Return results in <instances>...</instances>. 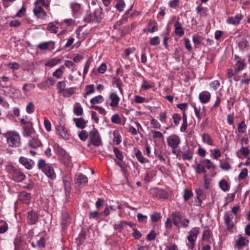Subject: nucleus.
Listing matches in <instances>:
<instances>
[{
	"label": "nucleus",
	"mask_w": 250,
	"mask_h": 250,
	"mask_svg": "<svg viewBox=\"0 0 250 250\" xmlns=\"http://www.w3.org/2000/svg\"><path fill=\"white\" fill-rule=\"evenodd\" d=\"M26 110L28 114H32L34 111V105L32 102L29 103L26 107Z\"/></svg>",
	"instance_id": "e2e57ef3"
},
{
	"label": "nucleus",
	"mask_w": 250,
	"mask_h": 250,
	"mask_svg": "<svg viewBox=\"0 0 250 250\" xmlns=\"http://www.w3.org/2000/svg\"><path fill=\"white\" fill-rule=\"evenodd\" d=\"M151 193L155 194V196L160 198L167 199L168 197V194L166 191L159 188H155L151 190Z\"/></svg>",
	"instance_id": "6ab92c4d"
},
{
	"label": "nucleus",
	"mask_w": 250,
	"mask_h": 250,
	"mask_svg": "<svg viewBox=\"0 0 250 250\" xmlns=\"http://www.w3.org/2000/svg\"><path fill=\"white\" fill-rule=\"evenodd\" d=\"M47 29L52 33H56L58 32V28L52 22H50L48 24Z\"/></svg>",
	"instance_id": "3c124183"
},
{
	"label": "nucleus",
	"mask_w": 250,
	"mask_h": 250,
	"mask_svg": "<svg viewBox=\"0 0 250 250\" xmlns=\"http://www.w3.org/2000/svg\"><path fill=\"white\" fill-rule=\"evenodd\" d=\"M76 88L71 87L65 89V90L62 92L63 96L65 97H69L73 95L75 92Z\"/></svg>",
	"instance_id": "4c0bfd02"
},
{
	"label": "nucleus",
	"mask_w": 250,
	"mask_h": 250,
	"mask_svg": "<svg viewBox=\"0 0 250 250\" xmlns=\"http://www.w3.org/2000/svg\"><path fill=\"white\" fill-rule=\"evenodd\" d=\"M38 220V216L37 213L32 210L28 212L27 216V223L30 225L37 223Z\"/></svg>",
	"instance_id": "a211bd4d"
},
{
	"label": "nucleus",
	"mask_w": 250,
	"mask_h": 250,
	"mask_svg": "<svg viewBox=\"0 0 250 250\" xmlns=\"http://www.w3.org/2000/svg\"><path fill=\"white\" fill-rule=\"evenodd\" d=\"M199 233V230L198 228H194L188 231L187 236L188 242L186 244L189 249H193L194 248Z\"/></svg>",
	"instance_id": "7ed1b4c3"
},
{
	"label": "nucleus",
	"mask_w": 250,
	"mask_h": 250,
	"mask_svg": "<svg viewBox=\"0 0 250 250\" xmlns=\"http://www.w3.org/2000/svg\"><path fill=\"white\" fill-rule=\"evenodd\" d=\"M135 51L134 48H129L125 50L124 53L123 54L122 56L125 59H129V56L131 54L134 53Z\"/></svg>",
	"instance_id": "37998d69"
},
{
	"label": "nucleus",
	"mask_w": 250,
	"mask_h": 250,
	"mask_svg": "<svg viewBox=\"0 0 250 250\" xmlns=\"http://www.w3.org/2000/svg\"><path fill=\"white\" fill-rule=\"evenodd\" d=\"M61 61V60L59 58H54L49 60L46 63L45 65L49 67H52L59 63Z\"/></svg>",
	"instance_id": "f704fd0d"
},
{
	"label": "nucleus",
	"mask_w": 250,
	"mask_h": 250,
	"mask_svg": "<svg viewBox=\"0 0 250 250\" xmlns=\"http://www.w3.org/2000/svg\"><path fill=\"white\" fill-rule=\"evenodd\" d=\"M135 156H136L137 160H138V161L139 162H140L141 163L143 164V163L148 162V160L146 159V158H145L143 157V156L140 150H138L136 152V153L135 154Z\"/></svg>",
	"instance_id": "c9c22d12"
},
{
	"label": "nucleus",
	"mask_w": 250,
	"mask_h": 250,
	"mask_svg": "<svg viewBox=\"0 0 250 250\" xmlns=\"http://www.w3.org/2000/svg\"><path fill=\"white\" fill-rule=\"evenodd\" d=\"M202 139L204 143H206L209 146L213 145V140L211 136L208 133L203 134L202 136Z\"/></svg>",
	"instance_id": "2f4dec72"
},
{
	"label": "nucleus",
	"mask_w": 250,
	"mask_h": 250,
	"mask_svg": "<svg viewBox=\"0 0 250 250\" xmlns=\"http://www.w3.org/2000/svg\"><path fill=\"white\" fill-rule=\"evenodd\" d=\"M45 239L42 237L40 239L37 241V246L39 248H44L45 247Z\"/></svg>",
	"instance_id": "603ef678"
},
{
	"label": "nucleus",
	"mask_w": 250,
	"mask_h": 250,
	"mask_svg": "<svg viewBox=\"0 0 250 250\" xmlns=\"http://www.w3.org/2000/svg\"><path fill=\"white\" fill-rule=\"evenodd\" d=\"M247 125L245 124V121H243L238 124V131L239 133L242 134L244 133L246 130Z\"/></svg>",
	"instance_id": "c03bdc74"
},
{
	"label": "nucleus",
	"mask_w": 250,
	"mask_h": 250,
	"mask_svg": "<svg viewBox=\"0 0 250 250\" xmlns=\"http://www.w3.org/2000/svg\"><path fill=\"white\" fill-rule=\"evenodd\" d=\"M54 148L56 152L62 157L64 158L67 156L66 155L65 151L58 144H55L54 146Z\"/></svg>",
	"instance_id": "c85d7f7f"
},
{
	"label": "nucleus",
	"mask_w": 250,
	"mask_h": 250,
	"mask_svg": "<svg viewBox=\"0 0 250 250\" xmlns=\"http://www.w3.org/2000/svg\"><path fill=\"white\" fill-rule=\"evenodd\" d=\"M111 122L116 124H120L121 123V118L118 114H114L111 119Z\"/></svg>",
	"instance_id": "680f3d73"
},
{
	"label": "nucleus",
	"mask_w": 250,
	"mask_h": 250,
	"mask_svg": "<svg viewBox=\"0 0 250 250\" xmlns=\"http://www.w3.org/2000/svg\"><path fill=\"white\" fill-rule=\"evenodd\" d=\"M154 86V85L152 83H150L145 79L143 80V83L142 84V88L147 90L150 88H152Z\"/></svg>",
	"instance_id": "de8ad7c7"
},
{
	"label": "nucleus",
	"mask_w": 250,
	"mask_h": 250,
	"mask_svg": "<svg viewBox=\"0 0 250 250\" xmlns=\"http://www.w3.org/2000/svg\"><path fill=\"white\" fill-rule=\"evenodd\" d=\"M195 169L197 173L198 174L207 173V171L204 167V166L202 163L197 164L195 166Z\"/></svg>",
	"instance_id": "a19ab883"
},
{
	"label": "nucleus",
	"mask_w": 250,
	"mask_h": 250,
	"mask_svg": "<svg viewBox=\"0 0 250 250\" xmlns=\"http://www.w3.org/2000/svg\"><path fill=\"white\" fill-rule=\"evenodd\" d=\"M113 151L117 159L120 161H123L124 155L122 152L117 147H114Z\"/></svg>",
	"instance_id": "79ce46f5"
},
{
	"label": "nucleus",
	"mask_w": 250,
	"mask_h": 250,
	"mask_svg": "<svg viewBox=\"0 0 250 250\" xmlns=\"http://www.w3.org/2000/svg\"><path fill=\"white\" fill-rule=\"evenodd\" d=\"M244 61L243 60H240L237 62L236 67H235V71L237 72L242 70L244 68Z\"/></svg>",
	"instance_id": "e433bc0d"
},
{
	"label": "nucleus",
	"mask_w": 250,
	"mask_h": 250,
	"mask_svg": "<svg viewBox=\"0 0 250 250\" xmlns=\"http://www.w3.org/2000/svg\"><path fill=\"white\" fill-rule=\"evenodd\" d=\"M19 162L22 166L28 169H31L34 165V162L33 160L31 159L29 160L24 157H21L19 159Z\"/></svg>",
	"instance_id": "dca6fc26"
},
{
	"label": "nucleus",
	"mask_w": 250,
	"mask_h": 250,
	"mask_svg": "<svg viewBox=\"0 0 250 250\" xmlns=\"http://www.w3.org/2000/svg\"><path fill=\"white\" fill-rule=\"evenodd\" d=\"M98 11H94L92 13L87 14L84 18V21L86 22H96L100 20L99 15H98Z\"/></svg>",
	"instance_id": "9d476101"
},
{
	"label": "nucleus",
	"mask_w": 250,
	"mask_h": 250,
	"mask_svg": "<svg viewBox=\"0 0 250 250\" xmlns=\"http://www.w3.org/2000/svg\"><path fill=\"white\" fill-rule=\"evenodd\" d=\"M73 121L75 123L76 127L81 129L85 128V125L87 123V121H85L82 117L80 118H74Z\"/></svg>",
	"instance_id": "b1692460"
},
{
	"label": "nucleus",
	"mask_w": 250,
	"mask_h": 250,
	"mask_svg": "<svg viewBox=\"0 0 250 250\" xmlns=\"http://www.w3.org/2000/svg\"><path fill=\"white\" fill-rule=\"evenodd\" d=\"M201 163L203 164L205 168L206 167L208 169H210L211 167L214 169L215 167V166L212 165L211 162L209 159H205L201 161Z\"/></svg>",
	"instance_id": "ea45409f"
},
{
	"label": "nucleus",
	"mask_w": 250,
	"mask_h": 250,
	"mask_svg": "<svg viewBox=\"0 0 250 250\" xmlns=\"http://www.w3.org/2000/svg\"><path fill=\"white\" fill-rule=\"evenodd\" d=\"M30 198V194L25 191L21 192L19 195V200L25 204H28Z\"/></svg>",
	"instance_id": "5701e85b"
},
{
	"label": "nucleus",
	"mask_w": 250,
	"mask_h": 250,
	"mask_svg": "<svg viewBox=\"0 0 250 250\" xmlns=\"http://www.w3.org/2000/svg\"><path fill=\"white\" fill-rule=\"evenodd\" d=\"M79 137L82 141H85L88 138L87 131L85 130H82L79 134Z\"/></svg>",
	"instance_id": "69168bd1"
},
{
	"label": "nucleus",
	"mask_w": 250,
	"mask_h": 250,
	"mask_svg": "<svg viewBox=\"0 0 250 250\" xmlns=\"http://www.w3.org/2000/svg\"><path fill=\"white\" fill-rule=\"evenodd\" d=\"M8 224L4 221L0 222V233L5 232L8 229Z\"/></svg>",
	"instance_id": "4d7b16f0"
},
{
	"label": "nucleus",
	"mask_w": 250,
	"mask_h": 250,
	"mask_svg": "<svg viewBox=\"0 0 250 250\" xmlns=\"http://www.w3.org/2000/svg\"><path fill=\"white\" fill-rule=\"evenodd\" d=\"M243 16L242 15H237L235 17H231L228 19L227 22L233 25H237L240 23L242 20Z\"/></svg>",
	"instance_id": "393cba45"
},
{
	"label": "nucleus",
	"mask_w": 250,
	"mask_h": 250,
	"mask_svg": "<svg viewBox=\"0 0 250 250\" xmlns=\"http://www.w3.org/2000/svg\"><path fill=\"white\" fill-rule=\"evenodd\" d=\"M193 196V193L191 190L185 189L183 195L185 201H187Z\"/></svg>",
	"instance_id": "a18cd8bd"
},
{
	"label": "nucleus",
	"mask_w": 250,
	"mask_h": 250,
	"mask_svg": "<svg viewBox=\"0 0 250 250\" xmlns=\"http://www.w3.org/2000/svg\"><path fill=\"white\" fill-rule=\"evenodd\" d=\"M160 43L159 37L156 36L150 39L149 44L151 45L156 46Z\"/></svg>",
	"instance_id": "5fc2aeb1"
},
{
	"label": "nucleus",
	"mask_w": 250,
	"mask_h": 250,
	"mask_svg": "<svg viewBox=\"0 0 250 250\" xmlns=\"http://www.w3.org/2000/svg\"><path fill=\"white\" fill-rule=\"evenodd\" d=\"M239 238L235 240V247L238 249L247 246L249 243V240L246 237L242 236L241 235L238 236Z\"/></svg>",
	"instance_id": "1a4fd4ad"
},
{
	"label": "nucleus",
	"mask_w": 250,
	"mask_h": 250,
	"mask_svg": "<svg viewBox=\"0 0 250 250\" xmlns=\"http://www.w3.org/2000/svg\"><path fill=\"white\" fill-rule=\"evenodd\" d=\"M211 232L210 230L207 227H205V229L204 230L202 238L203 240H208L210 238Z\"/></svg>",
	"instance_id": "72a5a7b5"
},
{
	"label": "nucleus",
	"mask_w": 250,
	"mask_h": 250,
	"mask_svg": "<svg viewBox=\"0 0 250 250\" xmlns=\"http://www.w3.org/2000/svg\"><path fill=\"white\" fill-rule=\"evenodd\" d=\"M56 130L57 133H59L62 138L65 140L69 139V135L64 125H62L61 124L58 125L56 126Z\"/></svg>",
	"instance_id": "f8f14e48"
},
{
	"label": "nucleus",
	"mask_w": 250,
	"mask_h": 250,
	"mask_svg": "<svg viewBox=\"0 0 250 250\" xmlns=\"http://www.w3.org/2000/svg\"><path fill=\"white\" fill-rule=\"evenodd\" d=\"M219 187L224 191H229L230 188L229 184L225 179L221 180L219 182Z\"/></svg>",
	"instance_id": "7c9ffc66"
},
{
	"label": "nucleus",
	"mask_w": 250,
	"mask_h": 250,
	"mask_svg": "<svg viewBox=\"0 0 250 250\" xmlns=\"http://www.w3.org/2000/svg\"><path fill=\"white\" fill-rule=\"evenodd\" d=\"M35 133L32 122L23 126L22 135L24 137H28Z\"/></svg>",
	"instance_id": "2eb2a0df"
},
{
	"label": "nucleus",
	"mask_w": 250,
	"mask_h": 250,
	"mask_svg": "<svg viewBox=\"0 0 250 250\" xmlns=\"http://www.w3.org/2000/svg\"><path fill=\"white\" fill-rule=\"evenodd\" d=\"M182 213L178 210H175L171 212L170 218L167 217L165 222V227L167 229H171L172 224L177 228L180 227V224L183 219Z\"/></svg>",
	"instance_id": "f257e3e1"
},
{
	"label": "nucleus",
	"mask_w": 250,
	"mask_h": 250,
	"mask_svg": "<svg viewBox=\"0 0 250 250\" xmlns=\"http://www.w3.org/2000/svg\"><path fill=\"white\" fill-rule=\"evenodd\" d=\"M167 141L168 146L172 149H174L178 147L181 142L180 137L175 134L168 136L167 139Z\"/></svg>",
	"instance_id": "39448f33"
},
{
	"label": "nucleus",
	"mask_w": 250,
	"mask_h": 250,
	"mask_svg": "<svg viewBox=\"0 0 250 250\" xmlns=\"http://www.w3.org/2000/svg\"><path fill=\"white\" fill-rule=\"evenodd\" d=\"M125 5V3L123 0H117L115 7L118 10L121 12L124 10Z\"/></svg>",
	"instance_id": "49530a36"
},
{
	"label": "nucleus",
	"mask_w": 250,
	"mask_h": 250,
	"mask_svg": "<svg viewBox=\"0 0 250 250\" xmlns=\"http://www.w3.org/2000/svg\"><path fill=\"white\" fill-rule=\"evenodd\" d=\"M120 97L116 93L111 92L110 93L108 99L106 100V104L112 107L117 106L120 101Z\"/></svg>",
	"instance_id": "423d86ee"
},
{
	"label": "nucleus",
	"mask_w": 250,
	"mask_h": 250,
	"mask_svg": "<svg viewBox=\"0 0 250 250\" xmlns=\"http://www.w3.org/2000/svg\"><path fill=\"white\" fill-rule=\"evenodd\" d=\"M174 26L175 28V33L177 35L181 37L184 34V31L182 27V24L180 21H176L174 23Z\"/></svg>",
	"instance_id": "a878e982"
},
{
	"label": "nucleus",
	"mask_w": 250,
	"mask_h": 250,
	"mask_svg": "<svg viewBox=\"0 0 250 250\" xmlns=\"http://www.w3.org/2000/svg\"><path fill=\"white\" fill-rule=\"evenodd\" d=\"M73 112L77 116H81L83 114V109L79 103H76L75 104Z\"/></svg>",
	"instance_id": "c756f323"
},
{
	"label": "nucleus",
	"mask_w": 250,
	"mask_h": 250,
	"mask_svg": "<svg viewBox=\"0 0 250 250\" xmlns=\"http://www.w3.org/2000/svg\"><path fill=\"white\" fill-rule=\"evenodd\" d=\"M220 167L224 170H228L231 168L230 165L227 162H221Z\"/></svg>",
	"instance_id": "0e129e2a"
},
{
	"label": "nucleus",
	"mask_w": 250,
	"mask_h": 250,
	"mask_svg": "<svg viewBox=\"0 0 250 250\" xmlns=\"http://www.w3.org/2000/svg\"><path fill=\"white\" fill-rule=\"evenodd\" d=\"M233 218L232 215L229 212H225L224 216L225 224L227 227V229L230 230L234 227V223L231 221Z\"/></svg>",
	"instance_id": "ddd939ff"
},
{
	"label": "nucleus",
	"mask_w": 250,
	"mask_h": 250,
	"mask_svg": "<svg viewBox=\"0 0 250 250\" xmlns=\"http://www.w3.org/2000/svg\"><path fill=\"white\" fill-rule=\"evenodd\" d=\"M104 101V98L101 95H98L92 98L90 102L93 104H96L98 103H102Z\"/></svg>",
	"instance_id": "58836bf2"
},
{
	"label": "nucleus",
	"mask_w": 250,
	"mask_h": 250,
	"mask_svg": "<svg viewBox=\"0 0 250 250\" xmlns=\"http://www.w3.org/2000/svg\"><path fill=\"white\" fill-rule=\"evenodd\" d=\"M33 13L38 18L44 19L47 15L46 12L40 5H35Z\"/></svg>",
	"instance_id": "9b49d317"
},
{
	"label": "nucleus",
	"mask_w": 250,
	"mask_h": 250,
	"mask_svg": "<svg viewBox=\"0 0 250 250\" xmlns=\"http://www.w3.org/2000/svg\"><path fill=\"white\" fill-rule=\"evenodd\" d=\"M62 70L61 68H58L53 72V75L57 78H61L62 76Z\"/></svg>",
	"instance_id": "774afa93"
},
{
	"label": "nucleus",
	"mask_w": 250,
	"mask_h": 250,
	"mask_svg": "<svg viewBox=\"0 0 250 250\" xmlns=\"http://www.w3.org/2000/svg\"><path fill=\"white\" fill-rule=\"evenodd\" d=\"M63 183V187L65 190V196L68 197L70 195L71 190V180L69 175L66 176L62 178Z\"/></svg>",
	"instance_id": "6e6552de"
},
{
	"label": "nucleus",
	"mask_w": 250,
	"mask_h": 250,
	"mask_svg": "<svg viewBox=\"0 0 250 250\" xmlns=\"http://www.w3.org/2000/svg\"><path fill=\"white\" fill-rule=\"evenodd\" d=\"M161 218V214L160 213L155 212L151 216V219L152 222H156Z\"/></svg>",
	"instance_id": "338daca9"
},
{
	"label": "nucleus",
	"mask_w": 250,
	"mask_h": 250,
	"mask_svg": "<svg viewBox=\"0 0 250 250\" xmlns=\"http://www.w3.org/2000/svg\"><path fill=\"white\" fill-rule=\"evenodd\" d=\"M204 38L198 35V34L194 35L192 36V41L194 44L195 47H196V45L200 44H204V43L203 42V41Z\"/></svg>",
	"instance_id": "cd10ccee"
},
{
	"label": "nucleus",
	"mask_w": 250,
	"mask_h": 250,
	"mask_svg": "<svg viewBox=\"0 0 250 250\" xmlns=\"http://www.w3.org/2000/svg\"><path fill=\"white\" fill-rule=\"evenodd\" d=\"M89 142L94 146H99L102 144V140L97 129L94 128L89 132Z\"/></svg>",
	"instance_id": "20e7f679"
},
{
	"label": "nucleus",
	"mask_w": 250,
	"mask_h": 250,
	"mask_svg": "<svg viewBox=\"0 0 250 250\" xmlns=\"http://www.w3.org/2000/svg\"><path fill=\"white\" fill-rule=\"evenodd\" d=\"M210 97L211 95L210 93L207 91L202 92L199 96L200 101L202 104L208 103L210 101Z\"/></svg>",
	"instance_id": "4be33fe9"
},
{
	"label": "nucleus",
	"mask_w": 250,
	"mask_h": 250,
	"mask_svg": "<svg viewBox=\"0 0 250 250\" xmlns=\"http://www.w3.org/2000/svg\"><path fill=\"white\" fill-rule=\"evenodd\" d=\"M85 90L86 92L85 94V97L95 92L94 85L93 84L87 85L85 86Z\"/></svg>",
	"instance_id": "864d4df0"
},
{
	"label": "nucleus",
	"mask_w": 250,
	"mask_h": 250,
	"mask_svg": "<svg viewBox=\"0 0 250 250\" xmlns=\"http://www.w3.org/2000/svg\"><path fill=\"white\" fill-rule=\"evenodd\" d=\"M66 86V84L65 82L62 81L59 82L57 84V89L59 90V93H62L65 90V87Z\"/></svg>",
	"instance_id": "13d9d810"
},
{
	"label": "nucleus",
	"mask_w": 250,
	"mask_h": 250,
	"mask_svg": "<svg viewBox=\"0 0 250 250\" xmlns=\"http://www.w3.org/2000/svg\"><path fill=\"white\" fill-rule=\"evenodd\" d=\"M70 223V215L67 212H64L62 214V225L63 226H67Z\"/></svg>",
	"instance_id": "473e14b6"
},
{
	"label": "nucleus",
	"mask_w": 250,
	"mask_h": 250,
	"mask_svg": "<svg viewBox=\"0 0 250 250\" xmlns=\"http://www.w3.org/2000/svg\"><path fill=\"white\" fill-rule=\"evenodd\" d=\"M149 29L148 31L150 33H153L158 30V28L153 21H151L149 23Z\"/></svg>",
	"instance_id": "052dcab7"
},
{
	"label": "nucleus",
	"mask_w": 250,
	"mask_h": 250,
	"mask_svg": "<svg viewBox=\"0 0 250 250\" xmlns=\"http://www.w3.org/2000/svg\"><path fill=\"white\" fill-rule=\"evenodd\" d=\"M9 147H18L21 145V137L19 133L15 131H9L4 134Z\"/></svg>",
	"instance_id": "f03ea898"
},
{
	"label": "nucleus",
	"mask_w": 250,
	"mask_h": 250,
	"mask_svg": "<svg viewBox=\"0 0 250 250\" xmlns=\"http://www.w3.org/2000/svg\"><path fill=\"white\" fill-rule=\"evenodd\" d=\"M48 166L46 162L43 159H41L39 160L38 163V167L39 169H42V170H43L46 167H47Z\"/></svg>",
	"instance_id": "8fccbe9b"
},
{
	"label": "nucleus",
	"mask_w": 250,
	"mask_h": 250,
	"mask_svg": "<svg viewBox=\"0 0 250 250\" xmlns=\"http://www.w3.org/2000/svg\"><path fill=\"white\" fill-rule=\"evenodd\" d=\"M138 220L142 223H145L147 222V217L146 215H144L141 213H138L137 214Z\"/></svg>",
	"instance_id": "6e6d98bb"
},
{
	"label": "nucleus",
	"mask_w": 250,
	"mask_h": 250,
	"mask_svg": "<svg viewBox=\"0 0 250 250\" xmlns=\"http://www.w3.org/2000/svg\"><path fill=\"white\" fill-rule=\"evenodd\" d=\"M187 149H185V150L183 151H181L182 154V158L184 161H190L193 158V150L190 149L188 146H187Z\"/></svg>",
	"instance_id": "aec40b11"
},
{
	"label": "nucleus",
	"mask_w": 250,
	"mask_h": 250,
	"mask_svg": "<svg viewBox=\"0 0 250 250\" xmlns=\"http://www.w3.org/2000/svg\"><path fill=\"white\" fill-rule=\"evenodd\" d=\"M23 244V242L21 238H16L14 240V245L16 250H20L21 247Z\"/></svg>",
	"instance_id": "bf43d9fd"
},
{
	"label": "nucleus",
	"mask_w": 250,
	"mask_h": 250,
	"mask_svg": "<svg viewBox=\"0 0 250 250\" xmlns=\"http://www.w3.org/2000/svg\"><path fill=\"white\" fill-rule=\"evenodd\" d=\"M13 179L17 182L23 181L25 178V175L18 169H14L12 173Z\"/></svg>",
	"instance_id": "f3484780"
},
{
	"label": "nucleus",
	"mask_w": 250,
	"mask_h": 250,
	"mask_svg": "<svg viewBox=\"0 0 250 250\" xmlns=\"http://www.w3.org/2000/svg\"><path fill=\"white\" fill-rule=\"evenodd\" d=\"M29 145L30 147L34 148H37L42 146L41 141L37 136H33L32 138L29 140Z\"/></svg>",
	"instance_id": "412c9836"
},
{
	"label": "nucleus",
	"mask_w": 250,
	"mask_h": 250,
	"mask_svg": "<svg viewBox=\"0 0 250 250\" xmlns=\"http://www.w3.org/2000/svg\"><path fill=\"white\" fill-rule=\"evenodd\" d=\"M155 175V173L154 171H148L146 173L144 178V180L146 182H149L152 180Z\"/></svg>",
	"instance_id": "09e8293b"
},
{
	"label": "nucleus",
	"mask_w": 250,
	"mask_h": 250,
	"mask_svg": "<svg viewBox=\"0 0 250 250\" xmlns=\"http://www.w3.org/2000/svg\"><path fill=\"white\" fill-rule=\"evenodd\" d=\"M38 47L42 50L46 49L53 50L55 48V42L52 41L46 42H41L38 44Z\"/></svg>",
	"instance_id": "4468645a"
},
{
	"label": "nucleus",
	"mask_w": 250,
	"mask_h": 250,
	"mask_svg": "<svg viewBox=\"0 0 250 250\" xmlns=\"http://www.w3.org/2000/svg\"><path fill=\"white\" fill-rule=\"evenodd\" d=\"M88 182L86 176L82 173H77L75 175V183L76 187H81L85 185Z\"/></svg>",
	"instance_id": "0eeeda50"
},
{
	"label": "nucleus",
	"mask_w": 250,
	"mask_h": 250,
	"mask_svg": "<svg viewBox=\"0 0 250 250\" xmlns=\"http://www.w3.org/2000/svg\"><path fill=\"white\" fill-rule=\"evenodd\" d=\"M43 171L48 177L51 179H54L56 177L54 169L49 165L44 169Z\"/></svg>",
	"instance_id": "bb28decb"
}]
</instances>
